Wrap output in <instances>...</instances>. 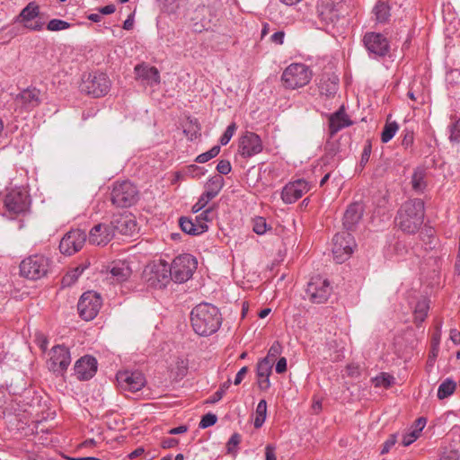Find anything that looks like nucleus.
I'll use <instances>...</instances> for the list:
<instances>
[{
    "label": "nucleus",
    "mask_w": 460,
    "mask_h": 460,
    "mask_svg": "<svg viewBox=\"0 0 460 460\" xmlns=\"http://www.w3.org/2000/svg\"><path fill=\"white\" fill-rule=\"evenodd\" d=\"M219 309L210 303H200L190 312V323L199 336L208 337L216 333L222 324Z\"/></svg>",
    "instance_id": "obj_1"
},
{
    "label": "nucleus",
    "mask_w": 460,
    "mask_h": 460,
    "mask_svg": "<svg viewBox=\"0 0 460 460\" xmlns=\"http://www.w3.org/2000/svg\"><path fill=\"white\" fill-rule=\"evenodd\" d=\"M425 216L424 202L412 199L402 204L395 217L396 226L405 234H416L423 224Z\"/></svg>",
    "instance_id": "obj_2"
},
{
    "label": "nucleus",
    "mask_w": 460,
    "mask_h": 460,
    "mask_svg": "<svg viewBox=\"0 0 460 460\" xmlns=\"http://www.w3.org/2000/svg\"><path fill=\"white\" fill-rule=\"evenodd\" d=\"M312 76L313 72L308 66L303 63H292L284 69L281 81L286 89L295 90L306 85Z\"/></svg>",
    "instance_id": "obj_3"
},
{
    "label": "nucleus",
    "mask_w": 460,
    "mask_h": 460,
    "mask_svg": "<svg viewBox=\"0 0 460 460\" xmlns=\"http://www.w3.org/2000/svg\"><path fill=\"white\" fill-rule=\"evenodd\" d=\"M111 86L108 75L102 72H93L84 75L80 84V90L93 98L106 95Z\"/></svg>",
    "instance_id": "obj_4"
},
{
    "label": "nucleus",
    "mask_w": 460,
    "mask_h": 460,
    "mask_svg": "<svg viewBox=\"0 0 460 460\" xmlns=\"http://www.w3.org/2000/svg\"><path fill=\"white\" fill-rule=\"evenodd\" d=\"M50 268V260L42 254H34L22 261L21 275L31 280L47 276Z\"/></svg>",
    "instance_id": "obj_5"
},
{
    "label": "nucleus",
    "mask_w": 460,
    "mask_h": 460,
    "mask_svg": "<svg viewBox=\"0 0 460 460\" xmlns=\"http://www.w3.org/2000/svg\"><path fill=\"white\" fill-rule=\"evenodd\" d=\"M143 278L149 287L164 288L172 280L170 265L162 260L154 262L145 269Z\"/></svg>",
    "instance_id": "obj_6"
},
{
    "label": "nucleus",
    "mask_w": 460,
    "mask_h": 460,
    "mask_svg": "<svg viewBox=\"0 0 460 460\" xmlns=\"http://www.w3.org/2000/svg\"><path fill=\"white\" fill-rule=\"evenodd\" d=\"M113 205L119 208H129L138 200V190L129 181L115 182L111 193Z\"/></svg>",
    "instance_id": "obj_7"
},
{
    "label": "nucleus",
    "mask_w": 460,
    "mask_h": 460,
    "mask_svg": "<svg viewBox=\"0 0 460 460\" xmlns=\"http://www.w3.org/2000/svg\"><path fill=\"white\" fill-rule=\"evenodd\" d=\"M197 269V261L194 256L184 253L177 256L170 265L172 280L183 283L190 279Z\"/></svg>",
    "instance_id": "obj_8"
},
{
    "label": "nucleus",
    "mask_w": 460,
    "mask_h": 460,
    "mask_svg": "<svg viewBox=\"0 0 460 460\" xmlns=\"http://www.w3.org/2000/svg\"><path fill=\"white\" fill-rule=\"evenodd\" d=\"M333 259L337 263H342L352 254L357 246L353 235L349 232L336 234L332 238Z\"/></svg>",
    "instance_id": "obj_9"
},
{
    "label": "nucleus",
    "mask_w": 460,
    "mask_h": 460,
    "mask_svg": "<svg viewBox=\"0 0 460 460\" xmlns=\"http://www.w3.org/2000/svg\"><path fill=\"white\" fill-rule=\"evenodd\" d=\"M102 305V299L95 291L84 292L77 304L80 317L84 321H91L96 317Z\"/></svg>",
    "instance_id": "obj_10"
},
{
    "label": "nucleus",
    "mask_w": 460,
    "mask_h": 460,
    "mask_svg": "<svg viewBox=\"0 0 460 460\" xmlns=\"http://www.w3.org/2000/svg\"><path fill=\"white\" fill-rule=\"evenodd\" d=\"M332 293L330 282L321 276H314L307 284L306 295L314 304L325 303Z\"/></svg>",
    "instance_id": "obj_11"
},
{
    "label": "nucleus",
    "mask_w": 460,
    "mask_h": 460,
    "mask_svg": "<svg viewBox=\"0 0 460 460\" xmlns=\"http://www.w3.org/2000/svg\"><path fill=\"white\" fill-rule=\"evenodd\" d=\"M263 150L261 137L254 132L245 131L238 141V153L243 158H251Z\"/></svg>",
    "instance_id": "obj_12"
},
{
    "label": "nucleus",
    "mask_w": 460,
    "mask_h": 460,
    "mask_svg": "<svg viewBox=\"0 0 460 460\" xmlns=\"http://www.w3.org/2000/svg\"><path fill=\"white\" fill-rule=\"evenodd\" d=\"M344 4L341 0H321L318 4V15L326 25H334L342 15Z\"/></svg>",
    "instance_id": "obj_13"
},
{
    "label": "nucleus",
    "mask_w": 460,
    "mask_h": 460,
    "mask_svg": "<svg viewBox=\"0 0 460 460\" xmlns=\"http://www.w3.org/2000/svg\"><path fill=\"white\" fill-rule=\"evenodd\" d=\"M86 241V234L80 229H73L67 232L59 243L60 252L65 255H72L80 251Z\"/></svg>",
    "instance_id": "obj_14"
},
{
    "label": "nucleus",
    "mask_w": 460,
    "mask_h": 460,
    "mask_svg": "<svg viewBox=\"0 0 460 460\" xmlns=\"http://www.w3.org/2000/svg\"><path fill=\"white\" fill-rule=\"evenodd\" d=\"M110 226L112 227L114 234L117 232L123 235L132 236L137 232L135 217L128 212L113 215Z\"/></svg>",
    "instance_id": "obj_15"
},
{
    "label": "nucleus",
    "mask_w": 460,
    "mask_h": 460,
    "mask_svg": "<svg viewBox=\"0 0 460 460\" xmlns=\"http://www.w3.org/2000/svg\"><path fill=\"white\" fill-rule=\"evenodd\" d=\"M49 369L54 373L63 374L71 363V355L68 348L57 345L51 349Z\"/></svg>",
    "instance_id": "obj_16"
},
{
    "label": "nucleus",
    "mask_w": 460,
    "mask_h": 460,
    "mask_svg": "<svg viewBox=\"0 0 460 460\" xmlns=\"http://www.w3.org/2000/svg\"><path fill=\"white\" fill-rule=\"evenodd\" d=\"M363 42L368 52L375 56L384 57L389 51V42L381 33L367 32Z\"/></svg>",
    "instance_id": "obj_17"
},
{
    "label": "nucleus",
    "mask_w": 460,
    "mask_h": 460,
    "mask_svg": "<svg viewBox=\"0 0 460 460\" xmlns=\"http://www.w3.org/2000/svg\"><path fill=\"white\" fill-rule=\"evenodd\" d=\"M117 380L124 390L137 392L146 384L144 375L139 371H123L117 374Z\"/></svg>",
    "instance_id": "obj_18"
},
{
    "label": "nucleus",
    "mask_w": 460,
    "mask_h": 460,
    "mask_svg": "<svg viewBox=\"0 0 460 460\" xmlns=\"http://www.w3.org/2000/svg\"><path fill=\"white\" fill-rule=\"evenodd\" d=\"M75 376L78 380H90L97 372V360L93 356L80 358L74 366Z\"/></svg>",
    "instance_id": "obj_19"
},
{
    "label": "nucleus",
    "mask_w": 460,
    "mask_h": 460,
    "mask_svg": "<svg viewBox=\"0 0 460 460\" xmlns=\"http://www.w3.org/2000/svg\"><path fill=\"white\" fill-rule=\"evenodd\" d=\"M308 182L303 179L288 183L282 190L281 199L287 204H292L309 190Z\"/></svg>",
    "instance_id": "obj_20"
},
{
    "label": "nucleus",
    "mask_w": 460,
    "mask_h": 460,
    "mask_svg": "<svg viewBox=\"0 0 460 460\" xmlns=\"http://www.w3.org/2000/svg\"><path fill=\"white\" fill-rule=\"evenodd\" d=\"M4 206L9 212L21 214L29 207L28 196L22 191L13 190L5 196Z\"/></svg>",
    "instance_id": "obj_21"
},
{
    "label": "nucleus",
    "mask_w": 460,
    "mask_h": 460,
    "mask_svg": "<svg viewBox=\"0 0 460 460\" xmlns=\"http://www.w3.org/2000/svg\"><path fill=\"white\" fill-rule=\"evenodd\" d=\"M113 229L110 224L100 223L95 225L89 233V243L95 245H106L113 237Z\"/></svg>",
    "instance_id": "obj_22"
},
{
    "label": "nucleus",
    "mask_w": 460,
    "mask_h": 460,
    "mask_svg": "<svg viewBox=\"0 0 460 460\" xmlns=\"http://www.w3.org/2000/svg\"><path fill=\"white\" fill-rule=\"evenodd\" d=\"M136 79L142 84L153 86L160 84V73L155 66L141 63L134 68Z\"/></svg>",
    "instance_id": "obj_23"
},
{
    "label": "nucleus",
    "mask_w": 460,
    "mask_h": 460,
    "mask_svg": "<svg viewBox=\"0 0 460 460\" xmlns=\"http://www.w3.org/2000/svg\"><path fill=\"white\" fill-rule=\"evenodd\" d=\"M15 102L21 105L22 110L31 111L41 102L40 91L34 87L24 89L16 96Z\"/></svg>",
    "instance_id": "obj_24"
},
{
    "label": "nucleus",
    "mask_w": 460,
    "mask_h": 460,
    "mask_svg": "<svg viewBox=\"0 0 460 460\" xmlns=\"http://www.w3.org/2000/svg\"><path fill=\"white\" fill-rule=\"evenodd\" d=\"M364 205L353 202L346 209L343 216V226L348 231H353L360 222L364 214Z\"/></svg>",
    "instance_id": "obj_25"
},
{
    "label": "nucleus",
    "mask_w": 460,
    "mask_h": 460,
    "mask_svg": "<svg viewBox=\"0 0 460 460\" xmlns=\"http://www.w3.org/2000/svg\"><path fill=\"white\" fill-rule=\"evenodd\" d=\"M352 120H350L345 111L344 106L340 107L337 111L329 117V131L331 136H334L342 128L352 125Z\"/></svg>",
    "instance_id": "obj_26"
},
{
    "label": "nucleus",
    "mask_w": 460,
    "mask_h": 460,
    "mask_svg": "<svg viewBox=\"0 0 460 460\" xmlns=\"http://www.w3.org/2000/svg\"><path fill=\"white\" fill-rule=\"evenodd\" d=\"M179 225L182 232L190 235H199L208 229V226L197 225L194 218L187 217H180Z\"/></svg>",
    "instance_id": "obj_27"
},
{
    "label": "nucleus",
    "mask_w": 460,
    "mask_h": 460,
    "mask_svg": "<svg viewBox=\"0 0 460 460\" xmlns=\"http://www.w3.org/2000/svg\"><path fill=\"white\" fill-rule=\"evenodd\" d=\"M113 280L122 282L131 275V270L128 264L122 261L114 262L110 270Z\"/></svg>",
    "instance_id": "obj_28"
},
{
    "label": "nucleus",
    "mask_w": 460,
    "mask_h": 460,
    "mask_svg": "<svg viewBox=\"0 0 460 460\" xmlns=\"http://www.w3.org/2000/svg\"><path fill=\"white\" fill-rule=\"evenodd\" d=\"M338 89V79L336 77L323 76L319 83V91L322 95L333 96Z\"/></svg>",
    "instance_id": "obj_29"
},
{
    "label": "nucleus",
    "mask_w": 460,
    "mask_h": 460,
    "mask_svg": "<svg viewBox=\"0 0 460 460\" xmlns=\"http://www.w3.org/2000/svg\"><path fill=\"white\" fill-rule=\"evenodd\" d=\"M40 14V7L34 2L29 3L19 14L21 22L24 23L30 22Z\"/></svg>",
    "instance_id": "obj_30"
},
{
    "label": "nucleus",
    "mask_w": 460,
    "mask_h": 460,
    "mask_svg": "<svg viewBox=\"0 0 460 460\" xmlns=\"http://www.w3.org/2000/svg\"><path fill=\"white\" fill-rule=\"evenodd\" d=\"M373 13L378 22H385L390 16V7L385 2H378L374 7Z\"/></svg>",
    "instance_id": "obj_31"
},
{
    "label": "nucleus",
    "mask_w": 460,
    "mask_h": 460,
    "mask_svg": "<svg viewBox=\"0 0 460 460\" xmlns=\"http://www.w3.org/2000/svg\"><path fill=\"white\" fill-rule=\"evenodd\" d=\"M456 384L450 378L443 381L438 389V397L442 400L450 396L456 390Z\"/></svg>",
    "instance_id": "obj_32"
},
{
    "label": "nucleus",
    "mask_w": 460,
    "mask_h": 460,
    "mask_svg": "<svg viewBox=\"0 0 460 460\" xmlns=\"http://www.w3.org/2000/svg\"><path fill=\"white\" fill-rule=\"evenodd\" d=\"M412 189L417 192H422L426 188L425 172L422 169L414 171L411 176Z\"/></svg>",
    "instance_id": "obj_33"
},
{
    "label": "nucleus",
    "mask_w": 460,
    "mask_h": 460,
    "mask_svg": "<svg viewBox=\"0 0 460 460\" xmlns=\"http://www.w3.org/2000/svg\"><path fill=\"white\" fill-rule=\"evenodd\" d=\"M429 305L426 300L418 301L414 309V322L417 325L421 323L428 315Z\"/></svg>",
    "instance_id": "obj_34"
},
{
    "label": "nucleus",
    "mask_w": 460,
    "mask_h": 460,
    "mask_svg": "<svg viewBox=\"0 0 460 460\" xmlns=\"http://www.w3.org/2000/svg\"><path fill=\"white\" fill-rule=\"evenodd\" d=\"M255 413L254 427L259 429L263 425L267 416V402L264 399L257 404Z\"/></svg>",
    "instance_id": "obj_35"
},
{
    "label": "nucleus",
    "mask_w": 460,
    "mask_h": 460,
    "mask_svg": "<svg viewBox=\"0 0 460 460\" xmlns=\"http://www.w3.org/2000/svg\"><path fill=\"white\" fill-rule=\"evenodd\" d=\"M399 126L395 121H386L383 131L381 133V141L383 143H388L398 131Z\"/></svg>",
    "instance_id": "obj_36"
},
{
    "label": "nucleus",
    "mask_w": 460,
    "mask_h": 460,
    "mask_svg": "<svg viewBox=\"0 0 460 460\" xmlns=\"http://www.w3.org/2000/svg\"><path fill=\"white\" fill-rule=\"evenodd\" d=\"M273 364L268 358L261 359L256 366V374L257 376H270L272 373Z\"/></svg>",
    "instance_id": "obj_37"
},
{
    "label": "nucleus",
    "mask_w": 460,
    "mask_h": 460,
    "mask_svg": "<svg viewBox=\"0 0 460 460\" xmlns=\"http://www.w3.org/2000/svg\"><path fill=\"white\" fill-rule=\"evenodd\" d=\"M225 184L224 178L221 175H215L211 177L205 185V189L215 191L218 194Z\"/></svg>",
    "instance_id": "obj_38"
},
{
    "label": "nucleus",
    "mask_w": 460,
    "mask_h": 460,
    "mask_svg": "<svg viewBox=\"0 0 460 460\" xmlns=\"http://www.w3.org/2000/svg\"><path fill=\"white\" fill-rule=\"evenodd\" d=\"M220 152V146H214L212 148H210L208 151L202 153L196 157V162L199 164H204L208 161L211 160L212 158L216 157Z\"/></svg>",
    "instance_id": "obj_39"
},
{
    "label": "nucleus",
    "mask_w": 460,
    "mask_h": 460,
    "mask_svg": "<svg viewBox=\"0 0 460 460\" xmlns=\"http://www.w3.org/2000/svg\"><path fill=\"white\" fill-rule=\"evenodd\" d=\"M373 381L376 386L388 388L394 383V377L387 373H381Z\"/></svg>",
    "instance_id": "obj_40"
},
{
    "label": "nucleus",
    "mask_w": 460,
    "mask_h": 460,
    "mask_svg": "<svg viewBox=\"0 0 460 460\" xmlns=\"http://www.w3.org/2000/svg\"><path fill=\"white\" fill-rule=\"evenodd\" d=\"M71 24L66 21L59 19H52L47 24V30L51 31H58L69 29Z\"/></svg>",
    "instance_id": "obj_41"
},
{
    "label": "nucleus",
    "mask_w": 460,
    "mask_h": 460,
    "mask_svg": "<svg viewBox=\"0 0 460 460\" xmlns=\"http://www.w3.org/2000/svg\"><path fill=\"white\" fill-rule=\"evenodd\" d=\"M449 141L451 143H460V119L456 120L448 127Z\"/></svg>",
    "instance_id": "obj_42"
},
{
    "label": "nucleus",
    "mask_w": 460,
    "mask_h": 460,
    "mask_svg": "<svg viewBox=\"0 0 460 460\" xmlns=\"http://www.w3.org/2000/svg\"><path fill=\"white\" fill-rule=\"evenodd\" d=\"M252 229L257 234H263L269 229L266 219L257 217L252 220Z\"/></svg>",
    "instance_id": "obj_43"
},
{
    "label": "nucleus",
    "mask_w": 460,
    "mask_h": 460,
    "mask_svg": "<svg viewBox=\"0 0 460 460\" xmlns=\"http://www.w3.org/2000/svg\"><path fill=\"white\" fill-rule=\"evenodd\" d=\"M230 381H226L221 385L219 389L214 393V394L207 400V403H216L222 399L226 391L229 388Z\"/></svg>",
    "instance_id": "obj_44"
},
{
    "label": "nucleus",
    "mask_w": 460,
    "mask_h": 460,
    "mask_svg": "<svg viewBox=\"0 0 460 460\" xmlns=\"http://www.w3.org/2000/svg\"><path fill=\"white\" fill-rule=\"evenodd\" d=\"M236 128H237V126H236L235 122H232L231 124H229L227 126L226 131L221 136L220 140H219L220 144L222 146H226V144L229 143V141L232 138V137L234 136Z\"/></svg>",
    "instance_id": "obj_45"
},
{
    "label": "nucleus",
    "mask_w": 460,
    "mask_h": 460,
    "mask_svg": "<svg viewBox=\"0 0 460 460\" xmlns=\"http://www.w3.org/2000/svg\"><path fill=\"white\" fill-rule=\"evenodd\" d=\"M282 351V346L279 341L273 342V344L270 346L267 356L264 358H268V360H270L272 364L274 363L277 357L281 353Z\"/></svg>",
    "instance_id": "obj_46"
},
{
    "label": "nucleus",
    "mask_w": 460,
    "mask_h": 460,
    "mask_svg": "<svg viewBox=\"0 0 460 460\" xmlns=\"http://www.w3.org/2000/svg\"><path fill=\"white\" fill-rule=\"evenodd\" d=\"M83 270L79 268H75L72 272L66 274L62 279L63 286H69L72 283L75 282L78 277L82 274Z\"/></svg>",
    "instance_id": "obj_47"
},
{
    "label": "nucleus",
    "mask_w": 460,
    "mask_h": 460,
    "mask_svg": "<svg viewBox=\"0 0 460 460\" xmlns=\"http://www.w3.org/2000/svg\"><path fill=\"white\" fill-rule=\"evenodd\" d=\"M213 209L208 208L204 210L201 214L195 217V224L202 225V226H208V222L212 220V215Z\"/></svg>",
    "instance_id": "obj_48"
},
{
    "label": "nucleus",
    "mask_w": 460,
    "mask_h": 460,
    "mask_svg": "<svg viewBox=\"0 0 460 460\" xmlns=\"http://www.w3.org/2000/svg\"><path fill=\"white\" fill-rule=\"evenodd\" d=\"M217 421V415L214 414V413L209 412V413L205 414L201 418V420L199 421V427L200 429H207V428L211 427L214 424H216Z\"/></svg>",
    "instance_id": "obj_49"
},
{
    "label": "nucleus",
    "mask_w": 460,
    "mask_h": 460,
    "mask_svg": "<svg viewBox=\"0 0 460 460\" xmlns=\"http://www.w3.org/2000/svg\"><path fill=\"white\" fill-rule=\"evenodd\" d=\"M420 435L412 429H410V430L402 435V445L403 447H408L411 445Z\"/></svg>",
    "instance_id": "obj_50"
},
{
    "label": "nucleus",
    "mask_w": 460,
    "mask_h": 460,
    "mask_svg": "<svg viewBox=\"0 0 460 460\" xmlns=\"http://www.w3.org/2000/svg\"><path fill=\"white\" fill-rule=\"evenodd\" d=\"M397 442V434H392L389 436L387 440L384 443L383 448L381 449V454H386L389 452L392 447H394Z\"/></svg>",
    "instance_id": "obj_51"
},
{
    "label": "nucleus",
    "mask_w": 460,
    "mask_h": 460,
    "mask_svg": "<svg viewBox=\"0 0 460 460\" xmlns=\"http://www.w3.org/2000/svg\"><path fill=\"white\" fill-rule=\"evenodd\" d=\"M217 170L220 174H228L232 170L230 162L228 160H220L217 165Z\"/></svg>",
    "instance_id": "obj_52"
},
{
    "label": "nucleus",
    "mask_w": 460,
    "mask_h": 460,
    "mask_svg": "<svg viewBox=\"0 0 460 460\" xmlns=\"http://www.w3.org/2000/svg\"><path fill=\"white\" fill-rule=\"evenodd\" d=\"M371 155V144L368 142L367 145H365L363 148V152L361 154V159H360V165L365 166L367 162L369 161Z\"/></svg>",
    "instance_id": "obj_53"
},
{
    "label": "nucleus",
    "mask_w": 460,
    "mask_h": 460,
    "mask_svg": "<svg viewBox=\"0 0 460 460\" xmlns=\"http://www.w3.org/2000/svg\"><path fill=\"white\" fill-rule=\"evenodd\" d=\"M426 423H427V419L424 417H420L419 419H417L414 421V424L412 427H411V429H413L419 435H420V432L426 426Z\"/></svg>",
    "instance_id": "obj_54"
},
{
    "label": "nucleus",
    "mask_w": 460,
    "mask_h": 460,
    "mask_svg": "<svg viewBox=\"0 0 460 460\" xmlns=\"http://www.w3.org/2000/svg\"><path fill=\"white\" fill-rule=\"evenodd\" d=\"M241 442V436L238 433H234L227 442L228 451H233L234 447H235Z\"/></svg>",
    "instance_id": "obj_55"
},
{
    "label": "nucleus",
    "mask_w": 460,
    "mask_h": 460,
    "mask_svg": "<svg viewBox=\"0 0 460 460\" xmlns=\"http://www.w3.org/2000/svg\"><path fill=\"white\" fill-rule=\"evenodd\" d=\"M285 33L282 31H276L270 37V40L278 45L283 44Z\"/></svg>",
    "instance_id": "obj_56"
},
{
    "label": "nucleus",
    "mask_w": 460,
    "mask_h": 460,
    "mask_svg": "<svg viewBox=\"0 0 460 460\" xmlns=\"http://www.w3.org/2000/svg\"><path fill=\"white\" fill-rule=\"evenodd\" d=\"M413 143V133L411 132V131H406L404 136H403V138L402 140V146H404L405 148H408L409 146H411Z\"/></svg>",
    "instance_id": "obj_57"
},
{
    "label": "nucleus",
    "mask_w": 460,
    "mask_h": 460,
    "mask_svg": "<svg viewBox=\"0 0 460 460\" xmlns=\"http://www.w3.org/2000/svg\"><path fill=\"white\" fill-rule=\"evenodd\" d=\"M275 370L278 374H282L287 371V359L286 358H280L275 367Z\"/></svg>",
    "instance_id": "obj_58"
},
{
    "label": "nucleus",
    "mask_w": 460,
    "mask_h": 460,
    "mask_svg": "<svg viewBox=\"0 0 460 460\" xmlns=\"http://www.w3.org/2000/svg\"><path fill=\"white\" fill-rule=\"evenodd\" d=\"M178 443V439L174 438H164L162 440L161 445L163 446L164 448H171L176 447Z\"/></svg>",
    "instance_id": "obj_59"
},
{
    "label": "nucleus",
    "mask_w": 460,
    "mask_h": 460,
    "mask_svg": "<svg viewBox=\"0 0 460 460\" xmlns=\"http://www.w3.org/2000/svg\"><path fill=\"white\" fill-rule=\"evenodd\" d=\"M248 372V367H243L236 374L235 376V378L234 380V384L235 385H238L242 383L244 376L247 374Z\"/></svg>",
    "instance_id": "obj_60"
},
{
    "label": "nucleus",
    "mask_w": 460,
    "mask_h": 460,
    "mask_svg": "<svg viewBox=\"0 0 460 460\" xmlns=\"http://www.w3.org/2000/svg\"><path fill=\"white\" fill-rule=\"evenodd\" d=\"M440 460H458V454L453 450L444 452L440 456Z\"/></svg>",
    "instance_id": "obj_61"
},
{
    "label": "nucleus",
    "mask_w": 460,
    "mask_h": 460,
    "mask_svg": "<svg viewBox=\"0 0 460 460\" xmlns=\"http://www.w3.org/2000/svg\"><path fill=\"white\" fill-rule=\"evenodd\" d=\"M258 386L261 391H267L270 389L271 384L270 381V376L265 377L264 379L258 380Z\"/></svg>",
    "instance_id": "obj_62"
},
{
    "label": "nucleus",
    "mask_w": 460,
    "mask_h": 460,
    "mask_svg": "<svg viewBox=\"0 0 460 460\" xmlns=\"http://www.w3.org/2000/svg\"><path fill=\"white\" fill-rule=\"evenodd\" d=\"M116 11V7L114 4H108L103 7L99 8V13L101 14L108 15L111 14Z\"/></svg>",
    "instance_id": "obj_63"
},
{
    "label": "nucleus",
    "mask_w": 460,
    "mask_h": 460,
    "mask_svg": "<svg viewBox=\"0 0 460 460\" xmlns=\"http://www.w3.org/2000/svg\"><path fill=\"white\" fill-rule=\"evenodd\" d=\"M266 460H276L275 448L268 445L265 448Z\"/></svg>",
    "instance_id": "obj_64"
}]
</instances>
